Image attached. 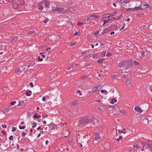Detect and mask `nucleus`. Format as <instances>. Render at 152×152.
<instances>
[{
    "instance_id": "1",
    "label": "nucleus",
    "mask_w": 152,
    "mask_h": 152,
    "mask_svg": "<svg viewBox=\"0 0 152 152\" xmlns=\"http://www.w3.org/2000/svg\"><path fill=\"white\" fill-rule=\"evenodd\" d=\"M97 122L96 119L91 117H86L81 119L78 124L79 128H82L87 124H90L91 125H94Z\"/></svg>"
},
{
    "instance_id": "2",
    "label": "nucleus",
    "mask_w": 152,
    "mask_h": 152,
    "mask_svg": "<svg viewBox=\"0 0 152 152\" xmlns=\"http://www.w3.org/2000/svg\"><path fill=\"white\" fill-rule=\"evenodd\" d=\"M24 4V0H10V5L12 8L15 10H18Z\"/></svg>"
},
{
    "instance_id": "3",
    "label": "nucleus",
    "mask_w": 152,
    "mask_h": 152,
    "mask_svg": "<svg viewBox=\"0 0 152 152\" xmlns=\"http://www.w3.org/2000/svg\"><path fill=\"white\" fill-rule=\"evenodd\" d=\"M149 6V5L148 4L143 3L141 4L140 7H135L134 8L132 9V10L133 11H134L139 10L140 9H144L148 8V7Z\"/></svg>"
},
{
    "instance_id": "4",
    "label": "nucleus",
    "mask_w": 152,
    "mask_h": 152,
    "mask_svg": "<svg viewBox=\"0 0 152 152\" xmlns=\"http://www.w3.org/2000/svg\"><path fill=\"white\" fill-rule=\"evenodd\" d=\"M128 64V62H125L124 61H121L119 63L118 66L120 68H124L125 66H126L125 64Z\"/></svg>"
},
{
    "instance_id": "5",
    "label": "nucleus",
    "mask_w": 152,
    "mask_h": 152,
    "mask_svg": "<svg viewBox=\"0 0 152 152\" xmlns=\"http://www.w3.org/2000/svg\"><path fill=\"white\" fill-rule=\"evenodd\" d=\"M63 134L64 135L65 137H67L69 134V132L67 129H64L63 132Z\"/></svg>"
},
{
    "instance_id": "6",
    "label": "nucleus",
    "mask_w": 152,
    "mask_h": 152,
    "mask_svg": "<svg viewBox=\"0 0 152 152\" xmlns=\"http://www.w3.org/2000/svg\"><path fill=\"white\" fill-rule=\"evenodd\" d=\"M64 9L63 8L59 7H56V9L52 10V11L54 12H60L62 11Z\"/></svg>"
},
{
    "instance_id": "7",
    "label": "nucleus",
    "mask_w": 152,
    "mask_h": 152,
    "mask_svg": "<svg viewBox=\"0 0 152 152\" xmlns=\"http://www.w3.org/2000/svg\"><path fill=\"white\" fill-rule=\"evenodd\" d=\"M43 4L45 5L46 8H47L48 6L50 4V2L48 0H42Z\"/></svg>"
},
{
    "instance_id": "8",
    "label": "nucleus",
    "mask_w": 152,
    "mask_h": 152,
    "mask_svg": "<svg viewBox=\"0 0 152 152\" xmlns=\"http://www.w3.org/2000/svg\"><path fill=\"white\" fill-rule=\"evenodd\" d=\"M135 110L140 113H141L142 112V110L140 107L138 106H136L134 108Z\"/></svg>"
},
{
    "instance_id": "9",
    "label": "nucleus",
    "mask_w": 152,
    "mask_h": 152,
    "mask_svg": "<svg viewBox=\"0 0 152 152\" xmlns=\"http://www.w3.org/2000/svg\"><path fill=\"white\" fill-rule=\"evenodd\" d=\"M43 4L42 1L41 2L38 4L37 7L39 10H43Z\"/></svg>"
},
{
    "instance_id": "10",
    "label": "nucleus",
    "mask_w": 152,
    "mask_h": 152,
    "mask_svg": "<svg viewBox=\"0 0 152 152\" xmlns=\"http://www.w3.org/2000/svg\"><path fill=\"white\" fill-rule=\"evenodd\" d=\"M100 138L101 137L99 134H95L94 137V140L98 141L100 139Z\"/></svg>"
},
{
    "instance_id": "11",
    "label": "nucleus",
    "mask_w": 152,
    "mask_h": 152,
    "mask_svg": "<svg viewBox=\"0 0 152 152\" xmlns=\"http://www.w3.org/2000/svg\"><path fill=\"white\" fill-rule=\"evenodd\" d=\"M133 148H134V149L139 151L140 148L137 145H134L133 146Z\"/></svg>"
},
{
    "instance_id": "12",
    "label": "nucleus",
    "mask_w": 152,
    "mask_h": 152,
    "mask_svg": "<svg viewBox=\"0 0 152 152\" xmlns=\"http://www.w3.org/2000/svg\"><path fill=\"white\" fill-rule=\"evenodd\" d=\"M146 145H147L148 147L150 148L151 149H152V143H150L149 141L147 142L146 143Z\"/></svg>"
},
{
    "instance_id": "13",
    "label": "nucleus",
    "mask_w": 152,
    "mask_h": 152,
    "mask_svg": "<svg viewBox=\"0 0 152 152\" xmlns=\"http://www.w3.org/2000/svg\"><path fill=\"white\" fill-rule=\"evenodd\" d=\"M26 95L27 96H30L31 94V92L29 90H27L26 92Z\"/></svg>"
},
{
    "instance_id": "14",
    "label": "nucleus",
    "mask_w": 152,
    "mask_h": 152,
    "mask_svg": "<svg viewBox=\"0 0 152 152\" xmlns=\"http://www.w3.org/2000/svg\"><path fill=\"white\" fill-rule=\"evenodd\" d=\"M113 18L111 17L110 16H107V17L104 16L103 18V19H106L109 20V21L111 20Z\"/></svg>"
},
{
    "instance_id": "15",
    "label": "nucleus",
    "mask_w": 152,
    "mask_h": 152,
    "mask_svg": "<svg viewBox=\"0 0 152 152\" xmlns=\"http://www.w3.org/2000/svg\"><path fill=\"white\" fill-rule=\"evenodd\" d=\"M9 107L8 108H4L3 110V113L5 114L7 112H9Z\"/></svg>"
},
{
    "instance_id": "16",
    "label": "nucleus",
    "mask_w": 152,
    "mask_h": 152,
    "mask_svg": "<svg viewBox=\"0 0 152 152\" xmlns=\"http://www.w3.org/2000/svg\"><path fill=\"white\" fill-rule=\"evenodd\" d=\"M33 117L35 118H39L41 117V116L39 115H37V114H35L34 115Z\"/></svg>"
},
{
    "instance_id": "17",
    "label": "nucleus",
    "mask_w": 152,
    "mask_h": 152,
    "mask_svg": "<svg viewBox=\"0 0 152 152\" xmlns=\"http://www.w3.org/2000/svg\"><path fill=\"white\" fill-rule=\"evenodd\" d=\"M117 101L116 99L115 98H113L111 100V103L112 104H114L115 102H116Z\"/></svg>"
},
{
    "instance_id": "18",
    "label": "nucleus",
    "mask_w": 152,
    "mask_h": 152,
    "mask_svg": "<svg viewBox=\"0 0 152 152\" xmlns=\"http://www.w3.org/2000/svg\"><path fill=\"white\" fill-rule=\"evenodd\" d=\"M105 20L104 21V23L103 24V25H104L106 23H108L110 21L109 20H107V19H105Z\"/></svg>"
},
{
    "instance_id": "19",
    "label": "nucleus",
    "mask_w": 152,
    "mask_h": 152,
    "mask_svg": "<svg viewBox=\"0 0 152 152\" xmlns=\"http://www.w3.org/2000/svg\"><path fill=\"white\" fill-rule=\"evenodd\" d=\"M120 112L122 113L125 114L126 113V111L124 110L121 109L120 110Z\"/></svg>"
},
{
    "instance_id": "20",
    "label": "nucleus",
    "mask_w": 152,
    "mask_h": 152,
    "mask_svg": "<svg viewBox=\"0 0 152 152\" xmlns=\"http://www.w3.org/2000/svg\"><path fill=\"white\" fill-rule=\"evenodd\" d=\"M146 145V144L145 142H142L140 143V145L144 147Z\"/></svg>"
},
{
    "instance_id": "21",
    "label": "nucleus",
    "mask_w": 152,
    "mask_h": 152,
    "mask_svg": "<svg viewBox=\"0 0 152 152\" xmlns=\"http://www.w3.org/2000/svg\"><path fill=\"white\" fill-rule=\"evenodd\" d=\"M101 92L102 93H104L105 94H108L107 91L105 90H102L101 91Z\"/></svg>"
},
{
    "instance_id": "22",
    "label": "nucleus",
    "mask_w": 152,
    "mask_h": 152,
    "mask_svg": "<svg viewBox=\"0 0 152 152\" xmlns=\"http://www.w3.org/2000/svg\"><path fill=\"white\" fill-rule=\"evenodd\" d=\"M139 54L141 56H140V57H142L145 54V52H140Z\"/></svg>"
},
{
    "instance_id": "23",
    "label": "nucleus",
    "mask_w": 152,
    "mask_h": 152,
    "mask_svg": "<svg viewBox=\"0 0 152 152\" xmlns=\"http://www.w3.org/2000/svg\"><path fill=\"white\" fill-rule=\"evenodd\" d=\"M15 72L17 74H19L20 73V71L19 69H16L15 70Z\"/></svg>"
},
{
    "instance_id": "24",
    "label": "nucleus",
    "mask_w": 152,
    "mask_h": 152,
    "mask_svg": "<svg viewBox=\"0 0 152 152\" xmlns=\"http://www.w3.org/2000/svg\"><path fill=\"white\" fill-rule=\"evenodd\" d=\"M12 38H11V39H12ZM18 39V37H14L12 39H11V38H10V40H14V41H15V40H16L17 39Z\"/></svg>"
},
{
    "instance_id": "25",
    "label": "nucleus",
    "mask_w": 152,
    "mask_h": 152,
    "mask_svg": "<svg viewBox=\"0 0 152 152\" xmlns=\"http://www.w3.org/2000/svg\"><path fill=\"white\" fill-rule=\"evenodd\" d=\"M108 31V29L106 28H104L103 32V33H105L107 32Z\"/></svg>"
},
{
    "instance_id": "26",
    "label": "nucleus",
    "mask_w": 152,
    "mask_h": 152,
    "mask_svg": "<svg viewBox=\"0 0 152 152\" xmlns=\"http://www.w3.org/2000/svg\"><path fill=\"white\" fill-rule=\"evenodd\" d=\"M31 124L33 125V126H32V127L33 128L35 127L36 126L37 124L36 123L33 122V123H31Z\"/></svg>"
},
{
    "instance_id": "27",
    "label": "nucleus",
    "mask_w": 152,
    "mask_h": 152,
    "mask_svg": "<svg viewBox=\"0 0 152 152\" xmlns=\"http://www.w3.org/2000/svg\"><path fill=\"white\" fill-rule=\"evenodd\" d=\"M118 133L120 134H121L122 133H123L124 134H125V132L121 130H120L119 129L118 130Z\"/></svg>"
},
{
    "instance_id": "28",
    "label": "nucleus",
    "mask_w": 152,
    "mask_h": 152,
    "mask_svg": "<svg viewBox=\"0 0 152 152\" xmlns=\"http://www.w3.org/2000/svg\"><path fill=\"white\" fill-rule=\"evenodd\" d=\"M131 67V64H129L128 66H127L126 67V68L127 69H130Z\"/></svg>"
},
{
    "instance_id": "29",
    "label": "nucleus",
    "mask_w": 152,
    "mask_h": 152,
    "mask_svg": "<svg viewBox=\"0 0 152 152\" xmlns=\"http://www.w3.org/2000/svg\"><path fill=\"white\" fill-rule=\"evenodd\" d=\"M19 127L20 129H24L25 128V126H22L21 125H19Z\"/></svg>"
},
{
    "instance_id": "30",
    "label": "nucleus",
    "mask_w": 152,
    "mask_h": 152,
    "mask_svg": "<svg viewBox=\"0 0 152 152\" xmlns=\"http://www.w3.org/2000/svg\"><path fill=\"white\" fill-rule=\"evenodd\" d=\"M16 103V102L15 101H14L13 102H12L10 104L12 106H13Z\"/></svg>"
},
{
    "instance_id": "31",
    "label": "nucleus",
    "mask_w": 152,
    "mask_h": 152,
    "mask_svg": "<svg viewBox=\"0 0 152 152\" xmlns=\"http://www.w3.org/2000/svg\"><path fill=\"white\" fill-rule=\"evenodd\" d=\"M77 104V102L75 101H74L72 103V105H75Z\"/></svg>"
},
{
    "instance_id": "32",
    "label": "nucleus",
    "mask_w": 152,
    "mask_h": 152,
    "mask_svg": "<svg viewBox=\"0 0 152 152\" xmlns=\"http://www.w3.org/2000/svg\"><path fill=\"white\" fill-rule=\"evenodd\" d=\"M112 55V54L109 52H108L106 56H111Z\"/></svg>"
},
{
    "instance_id": "33",
    "label": "nucleus",
    "mask_w": 152,
    "mask_h": 152,
    "mask_svg": "<svg viewBox=\"0 0 152 152\" xmlns=\"http://www.w3.org/2000/svg\"><path fill=\"white\" fill-rule=\"evenodd\" d=\"M38 59L39 61H41L43 60L42 58L40 56L38 57Z\"/></svg>"
},
{
    "instance_id": "34",
    "label": "nucleus",
    "mask_w": 152,
    "mask_h": 152,
    "mask_svg": "<svg viewBox=\"0 0 152 152\" xmlns=\"http://www.w3.org/2000/svg\"><path fill=\"white\" fill-rule=\"evenodd\" d=\"M118 77V76L116 75H114L112 76V78L113 79H116Z\"/></svg>"
},
{
    "instance_id": "35",
    "label": "nucleus",
    "mask_w": 152,
    "mask_h": 152,
    "mask_svg": "<svg viewBox=\"0 0 152 152\" xmlns=\"http://www.w3.org/2000/svg\"><path fill=\"white\" fill-rule=\"evenodd\" d=\"M16 129V128L15 127H13L12 129V131L13 132H15Z\"/></svg>"
},
{
    "instance_id": "36",
    "label": "nucleus",
    "mask_w": 152,
    "mask_h": 152,
    "mask_svg": "<svg viewBox=\"0 0 152 152\" xmlns=\"http://www.w3.org/2000/svg\"><path fill=\"white\" fill-rule=\"evenodd\" d=\"M130 83V81L129 80L127 79L126 80V83L127 85L129 84Z\"/></svg>"
},
{
    "instance_id": "37",
    "label": "nucleus",
    "mask_w": 152,
    "mask_h": 152,
    "mask_svg": "<svg viewBox=\"0 0 152 152\" xmlns=\"http://www.w3.org/2000/svg\"><path fill=\"white\" fill-rule=\"evenodd\" d=\"M83 24V23L82 22H78L77 23V25L79 26H80Z\"/></svg>"
},
{
    "instance_id": "38",
    "label": "nucleus",
    "mask_w": 152,
    "mask_h": 152,
    "mask_svg": "<svg viewBox=\"0 0 152 152\" xmlns=\"http://www.w3.org/2000/svg\"><path fill=\"white\" fill-rule=\"evenodd\" d=\"M93 16L95 18H98L99 17V16L97 15H93Z\"/></svg>"
},
{
    "instance_id": "39",
    "label": "nucleus",
    "mask_w": 152,
    "mask_h": 152,
    "mask_svg": "<svg viewBox=\"0 0 152 152\" xmlns=\"http://www.w3.org/2000/svg\"><path fill=\"white\" fill-rule=\"evenodd\" d=\"M48 20V19H46L45 20H44V21H43V22L45 23H46Z\"/></svg>"
},
{
    "instance_id": "40",
    "label": "nucleus",
    "mask_w": 152,
    "mask_h": 152,
    "mask_svg": "<svg viewBox=\"0 0 152 152\" xmlns=\"http://www.w3.org/2000/svg\"><path fill=\"white\" fill-rule=\"evenodd\" d=\"M22 137H24L25 135L26 134V133H25L24 132H23L22 133Z\"/></svg>"
},
{
    "instance_id": "41",
    "label": "nucleus",
    "mask_w": 152,
    "mask_h": 152,
    "mask_svg": "<svg viewBox=\"0 0 152 152\" xmlns=\"http://www.w3.org/2000/svg\"><path fill=\"white\" fill-rule=\"evenodd\" d=\"M29 85L31 87H33V83L32 82L30 83Z\"/></svg>"
},
{
    "instance_id": "42",
    "label": "nucleus",
    "mask_w": 152,
    "mask_h": 152,
    "mask_svg": "<svg viewBox=\"0 0 152 152\" xmlns=\"http://www.w3.org/2000/svg\"><path fill=\"white\" fill-rule=\"evenodd\" d=\"M75 45V43L74 42H72L70 43V45L71 46H73L74 45Z\"/></svg>"
},
{
    "instance_id": "43",
    "label": "nucleus",
    "mask_w": 152,
    "mask_h": 152,
    "mask_svg": "<svg viewBox=\"0 0 152 152\" xmlns=\"http://www.w3.org/2000/svg\"><path fill=\"white\" fill-rule=\"evenodd\" d=\"M48 115H42V117L43 118H45L47 117H48Z\"/></svg>"
},
{
    "instance_id": "44",
    "label": "nucleus",
    "mask_w": 152,
    "mask_h": 152,
    "mask_svg": "<svg viewBox=\"0 0 152 152\" xmlns=\"http://www.w3.org/2000/svg\"><path fill=\"white\" fill-rule=\"evenodd\" d=\"M102 60H101V59H100L98 61H97V62H98V63H101L102 62Z\"/></svg>"
},
{
    "instance_id": "45",
    "label": "nucleus",
    "mask_w": 152,
    "mask_h": 152,
    "mask_svg": "<svg viewBox=\"0 0 152 152\" xmlns=\"http://www.w3.org/2000/svg\"><path fill=\"white\" fill-rule=\"evenodd\" d=\"M2 126L4 128H6V126L5 124H2Z\"/></svg>"
},
{
    "instance_id": "46",
    "label": "nucleus",
    "mask_w": 152,
    "mask_h": 152,
    "mask_svg": "<svg viewBox=\"0 0 152 152\" xmlns=\"http://www.w3.org/2000/svg\"><path fill=\"white\" fill-rule=\"evenodd\" d=\"M37 130H42L43 129V128H41L40 126H39V127H38V128H37Z\"/></svg>"
},
{
    "instance_id": "47",
    "label": "nucleus",
    "mask_w": 152,
    "mask_h": 152,
    "mask_svg": "<svg viewBox=\"0 0 152 152\" xmlns=\"http://www.w3.org/2000/svg\"><path fill=\"white\" fill-rule=\"evenodd\" d=\"M99 31H98L94 33V35H97V34H99Z\"/></svg>"
},
{
    "instance_id": "48",
    "label": "nucleus",
    "mask_w": 152,
    "mask_h": 152,
    "mask_svg": "<svg viewBox=\"0 0 152 152\" xmlns=\"http://www.w3.org/2000/svg\"><path fill=\"white\" fill-rule=\"evenodd\" d=\"M150 91L152 92V86H150L149 88Z\"/></svg>"
},
{
    "instance_id": "49",
    "label": "nucleus",
    "mask_w": 152,
    "mask_h": 152,
    "mask_svg": "<svg viewBox=\"0 0 152 152\" xmlns=\"http://www.w3.org/2000/svg\"><path fill=\"white\" fill-rule=\"evenodd\" d=\"M93 56V58H94L96 57H98V56H97V54H95V55H94Z\"/></svg>"
},
{
    "instance_id": "50",
    "label": "nucleus",
    "mask_w": 152,
    "mask_h": 152,
    "mask_svg": "<svg viewBox=\"0 0 152 152\" xmlns=\"http://www.w3.org/2000/svg\"><path fill=\"white\" fill-rule=\"evenodd\" d=\"M42 101H45L46 99V97L45 96H44L42 98Z\"/></svg>"
},
{
    "instance_id": "51",
    "label": "nucleus",
    "mask_w": 152,
    "mask_h": 152,
    "mask_svg": "<svg viewBox=\"0 0 152 152\" xmlns=\"http://www.w3.org/2000/svg\"><path fill=\"white\" fill-rule=\"evenodd\" d=\"M128 85V87L129 88V87H131L132 86V84H129Z\"/></svg>"
},
{
    "instance_id": "52",
    "label": "nucleus",
    "mask_w": 152,
    "mask_h": 152,
    "mask_svg": "<svg viewBox=\"0 0 152 152\" xmlns=\"http://www.w3.org/2000/svg\"><path fill=\"white\" fill-rule=\"evenodd\" d=\"M91 20V19L89 17H88L87 19V21H90Z\"/></svg>"
},
{
    "instance_id": "53",
    "label": "nucleus",
    "mask_w": 152,
    "mask_h": 152,
    "mask_svg": "<svg viewBox=\"0 0 152 152\" xmlns=\"http://www.w3.org/2000/svg\"><path fill=\"white\" fill-rule=\"evenodd\" d=\"M125 1V0H120V2L121 3H123Z\"/></svg>"
},
{
    "instance_id": "54",
    "label": "nucleus",
    "mask_w": 152,
    "mask_h": 152,
    "mask_svg": "<svg viewBox=\"0 0 152 152\" xmlns=\"http://www.w3.org/2000/svg\"><path fill=\"white\" fill-rule=\"evenodd\" d=\"M79 34L78 32H75V34H74L75 36H76L77 35H78Z\"/></svg>"
},
{
    "instance_id": "55",
    "label": "nucleus",
    "mask_w": 152,
    "mask_h": 152,
    "mask_svg": "<svg viewBox=\"0 0 152 152\" xmlns=\"http://www.w3.org/2000/svg\"><path fill=\"white\" fill-rule=\"evenodd\" d=\"M13 136H10V140H12L13 139Z\"/></svg>"
},
{
    "instance_id": "56",
    "label": "nucleus",
    "mask_w": 152,
    "mask_h": 152,
    "mask_svg": "<svg viewBox=\"0 0 152 152\" xmlns=\"http://www.w3.org/2000/svg\"><path fill=\"white\" fill-rule=\"evenodd\" d=\"M45 143L46 145L48 144V143L49 141L48 140H46L45 141Z\"/></svg>"
},
{
    "instance_id": "57",
    "label": "nucleus",
    "mask_w": 152,
    "mask_h": 152,
    "mask_svg": "<svg viewBox=\"0 0 152 152\" xmlns=\"http://www.w3.org/2000/svg\"><path fill=\"white\" fill-rule=\"evenodd\" d=\"M51 7L52 9L54 10L56 9V7L52 6Z\"/></svg>"
},
{
    "instance_id": "58",
    "label": "nucleus",
    "mask_w": 152,
    "mask_h": 152,
    "mask_svg": "<svg viewBox=\"0 0 152 152\" xmlns=\"http://www.w3.org/2000/svg\"><path fill=\"white\" fill-rule=\"evenodd\" d=\"M72 68V66H71L70 67H68L67 68V70H70Z\"/></svg>"
},
{
    "instance_id": "59",
    "label": "nucleus",
    "mask_w": 152,
    "mask_h": 152,
    "mask_svg": "<svg viewBox=\"0 0 152 152\" xmlns=\"http://www.w3.org/2000/svg\"><path fill=\"white\" fill-rule=\"evenodd\" d=\"M114 33H115V32H114V31H112V32H111V33H110V34H111V35H112V34H114Z\"/></svg>"
},
{
    "instance_id": "60",
    "label": "nucleus",
    "mask_w": 152,
    "mask_h": 152,
    "mask_svg": "<svg viewBox=\"0 0 152 152\" xmlns=\"http://www.w3.org/2000/svg\"><path fill=\"white\" fill-rule=\"evenodd\" d=\"M51 49V48H47L46 49V51H48V50H50V49Z\"/></svg>"
},
{
    "instance_id": "61",
    "label": "nucleus",
    "mask_w": 152,
    "mask_h": 152,
    "mask_svg": "<svg viewBox=\"0 0 152 152\" xmlns=\"http://www.w3.org/2000/svg\"><path fill=\"white\" fill-rule=\"evenodd\" d=\"M119 138L120 140H121V139H122L123 137L121 136H120L119 137Z\"/></svg>"
},
{
    "instance_id": "62",
    "label": "nucleus",
    "mask_w": 152,
    "mask_h": 152,
    "mask_svg": "<svg viewBox=\"0 0 152 152\" xmlns=\"http://www.w3.org/2000/svg\"><path fill=\"white\" fill-rule=\"evenodd\" d=\"M113 5L114 7H116V4L115 3H113Z\"/></svg>"
},
{
    "instance_id": "63",
    "label": "nucleus",
    "mask_w": 152,
    "mask_h": 152,
    "mask_svg": "<svg viewBox=\"0 0 152 152\" xmlns=\"http://www.w3.org/2000/svg\"><path fill=\"white\" fill-rule=\"evenodd\" d=\"M40 135H41V134L39 133L37 136V137L39 138L40 136Z\"/></svg>"
},
{
    "instance_id": "64",
    "label": "nucleus",
    "mask_w": 152,
    "mask_h": 152,
    "mask_svg": "<svg viewBox=\"0 0 152 152\" xmlns=\"http://www.w3.org/2000/svg\"><path fill=\"white\" fill-rule=\"evenodd\" d=\"M43 122L44 124H46V122L45 121H43Z\"/></svg>"
}]
</instances>
